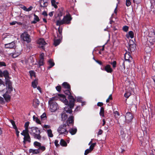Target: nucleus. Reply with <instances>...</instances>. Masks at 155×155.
Wrapping results in <instances>:
<instances>
[{"mask_svg": "<svg viewBox=\"0 0 155 155\" xmlns=\"http://www.w3.org/2000/svg\"><path fill=\"white\" fill-rule=\"evenodd\" d=\"M14 36L12 35H9L7 34H4L2 35V37L3 40L6 41H9V42H11L5 45L6 48H12L15 46V43L14 41H12Z\"/></svg>", "mask_w": 155, "mask_h": 155, "instance_id": "1", "label": "nucleus"}, {"mask_svg": "<svg viewBox=\"0 0 155 155\" xmlns=\"http://www.w3.org/2000/svg\"><path fill=\"white\" fill-rule=\"evenodd\" d=\"M33 118L34 121H35L37 123L39 124H41L40 121L37 117H36L35 116H34Z\"/></svg>", "mask_w": 155, "mask_h": 155, "instance_id": "36", "label": "nucleus"}, {"mask_svg": "<svg viewBox=\"0 0 155 155\" xmlns=\"http://www.w3.org/2000/svg\"><path fill=\"white\" fill-rule=\"evenodd\" d=\"M104 70L108 73H111L113 70L110 65H107L105 67Z\"/></svg>", "mask_w": 155, "mask_h": 155, "instance_id": "20", "label": "nucleus"}, {"mask_svg": "<svg viewBox=\"0 0 155 155\" xmlns=\"http://www.w3.org/2000/svg\"><path fill=\"white\" fill-rule=\"evenodd\" d=\"M34 145L35 147H38L39 148L41 145V144L39 142L35 141L34 143Z\"/></svg>", "mask_w": 155, "mask_h": 155, "instance_id": "41", "label": "nucleus"}, {"mask_svg": "<svg viewBox=\"0 0 155 155\" xmlns=\"http://www.w3.org/2000/svg\"><path fill=\"white\" fill-rule=\"evenodd\" d=\"M77 101L78 102H82V98L80 97H78L77 98Z\"/></svg>", "mask_w": 155, "mask_h": 155, "instance_id": "58", "label": "nucleus"}, {"mask_svg": "<svg viewBox=\"0 0 155 155\" xmlns=\"http://www.w3.org/2000/svg\"><path fill=\"white\" fill-rule=\"evenodd\" d=\"M104 109L103 107H101V108L100 112V114L101 116H102L103 117H104Z\"/></svg>", "mask_w": 155, "mask_h": 155, "instance_id": "38", "label": "nucleus"}, {"mask_svg": "<svg viewBox=\"0 0 155 155\" xmlns=\"http://www.w3.org/2000/svg\"><path fill=\"white\" fill-rule=\"evenodd\" d=\"M29 73L31 76H33L35 75V73L33 71H29Z\"/></svg>", "mask_w": 155, "mask_h": 155, "instance_id": "61", "label": "nucleus"}, {"mask_svg": "<svg viewBox=\"0 0 155 155\" xmlns=\"http://www.w3.org/2000/svg\"><path fill=\"white\" fill-rule=\"evenodd\" d=\"M125 119L127 122L131 121L133 118V116L132 114L130 112L127 113L125 115Z\"/></svg>", "mask_w": 155, "mask_h": 155, "instance_id": "12", "label": "nucleus"}, {"mask_svg": "<svg viewBox=\"0 0 155 155\" xmlns=\"http://www.w3.org/2000/svg\"><path fill=\"white\" fill-rule=\"evenodd\" d=\"M134 3L138 4L140 2L141 0H133Z\"/></svg>", "mask_w": 155, "mask_h": 155, "instance_id": "56", "label": "nucleus"}, {"mask_svg": "<svg viewBox=\"0 0 155 155\" xmlns=\"http://www.w3.org/2000/svg\"><path fill=\"white\" fill-rule=\"evenodd\" d=\"M29 123L28 122H26L25 123V129H28V126H29Z\"/></svg>", "mask_w": 155, "mask_h": 155, "instance_id": "54", "label": "nucleus"}, {"mask_svg": "<svg viewBox=\"0 0 155 155\" xmlns=\"http://www.w3.org/2000/svg\"><path fill=\"white\" fill-rule=\"evenodd\" d=\"M39 103L40 102L37 99H35L33 100V104L34 107H37L39 105Z\"/></svg>", "mask_w": 155, "mask_h": 155, "instance_id": "22", "label": "nucleus"}, {"mask_svg": "<svg viewBox=\"0 0 155 155\" xmlns=\"http://www.w3.org/2000/svg\"><path fill=\"white\" fill-rule=\"evenodd\" d=\"M43 127L45 129H49L51 127L50 126L48 125H45Z\"/></svg>", "mask_w": 155, "mask_h": 155, "instance_id": "60", "label": "nucleus"}, {"mask_svg": "<svg viewBox=\"0 0 155 155\" xmlns=\"http://www.w3.org/2000/svg\"><path fill=\"white\" fill-rule=\"evenodd\" d=\"M2 74L6 79H8L9 78V74L7 71H4Z\"/></svg>", "mask_w": 155, "mask_h": 155, "instance_id": "30", "label": "nucleus"}, {"mask_svg": "<svg viewBox=\"0 0 155 155\" xmlns=\"http://www.w3.org/2000/svg\"><path fill=\"white\" fill-rule=\"evenodd\" d=\"M131 93L130 92H126L124 95V97H126L127 98H128L131 95Z\"/></svg>", "mask_w": 155, "mask_h": 155, "instance_id": "46", "label": "nucleus"}, {"mask_svg": "<svg viewBox=\"0 0 155 155\" xmlns=\"http://www.w3.org/2000/svg\"><path fill=\"white\" fill-rule=\"evenodd\" d=\"M155 41V37L153 36H149L147 38V41L145 44L146 48L145 50L147 51V50H148L149 51H151V48L153 45Z\"/></svg>", "mask_w": 155, "mask_h": 155, "instance_id": "3", "label": "nucleus"}, {"mask_svg": "<svg viewBox=\"0 0 155 155\" xmlns=\"http://www.w3.org/2000/svg\"><path fill=\"white\" fill-rule=\"evenodd\" d=\"M3 96L6 101H9L10 99V96L9 95H7L6 94H3Z\"/></svg>", "mask_w": 155, "mask_h": 155, "instance_id": "37", "label": "nucleus"}, {"mask_svg": "<svg viewBox=\"0 0 155 155\" xmlns=\"http://www.w3.org/2000/svg\"><path fill=\"white\" fill-rule=\"evenodd\" d=\"M110 64L112 65L114 68H115L116 66V62L115 61H113L112 62L110 63Z\"/></svg>", "mask_w": 155, "mask_h": 155, "instance_id": "50", "label": "nucleus"}, {"mask_svg": "<svg viewBox=\"0 0 155 155\" xmlns=\"http://www.w3.org/2000/svg\"><path fill=\"white\" fill-rule=\"evenodd\" d=\"M29 152L30 153H32L33 154H37L40 153V150L39 149H30L29 150Z\"/></svg>", "mask_w": 155, "mask_h": 155, "instance_id": "23", "label": "nucleus"}, {"mask_svg": "<svg viewBox=\"0 0 155 155\" xmlns=\"http://www.w3.org/2000/svg\"><path fill=\"white\" fill-rule=\"evenodd\" d=\"M10 122L12 124L13 126V127L14 129H17V127L15 125V122L12 120H9Z\"/></svg>", "mask_w": 155, "mask_h": 155, "instance_id": "43", "label": "nucleus"}, {"mask_svg": "<svg viewBox=\"0 0 155 155\" xmlns=\"http://www.w3.org/2000/svg\"><path fill=\"white\" fill-rule=\"evenodd\" d=\"M29 128L28 129H26L23 130L22 132L21 133V134L24 136L29 134Z\"/></svg>", "mask_w": 155, "mask_h": 155, "instance_id": "28", "label": "nucleus"}, {"mask_svg": "<svg viewBox=\"0 0 155 155\" xmlns=\"http://www.w3.org/2000/svg\"><path fill=\"white\" fill-rule=\"evenodd\" d=\"M69 131L71 135H74L76 133L77 131V129L76 128H72L70 129Z\"/></svg>", "mask_w": 155, "mask_h": 155, "instance_id": "24", "label": "nucleus"}, {"mask_svg": "<svg viewBox=\"0 0 155 155\" xmlns=\"http://www.w3.org/2000/svg\"><path fill=\"white\" fill-rule=\"evenodd\" d=\"M44 56H45L44 53H41V54L40 55V59H44Z\"/></svg>", "mask_w": 155, "mask_h": 155, "instance_id": "53", "label": "nucleus"}, {"mask_svg": "<svg viewBox=\"0 0 155 155\" xmlns=\"http://www.w3.org/2000/svg\"><path fill=\"white\" fill-rule=\"evenodd\" d=\"M34 20L32 22V23L34 24L36 23L38 21H39V19L38 17L35 14L34 15Z\"/></svg>", "mask_w": 155, "mask_h": 155, "instance_id": "32", "label": "nucleus"}, {"mask_svg": "<svg viewBox=\"0 0 155 155\" xmlns=\"http://www.w3.org/2000/svg\"><path fill=\"white\" fill-rule=\"evenodd\" d=\"M102 133H103V131L101 130L100 129V130H99V131L98 132V135H101L102 134Z\"/></svg>", "mask_w": 155, "mask_h": 155, "instance_id": "64", "label": "nucleus"}, {"mask_svg": "<svg viewBox=\"0 0 155 155\" xmlns=\"http://www.w3.org/2000/svg\"><path fill=\"white\" fill-rule=\"evenodd\" d=\"M23 140H24L23 141V142L24 143V144H25L26 143V142L27 141H28L29 143L30 142L31 138L29 134L24 136V137L23 138Z\"/></svg>", "mask_w": 155, "mask_h": 155, "instance_id": "18", "label": "nucleus"}, {"mask_svg": "<svg viewBox=\"0 0 155 155\" xmlns=\"http://www.w3.org/2000/svg\"><path fill=\"white\" fill-rule=\"evenodd\" d=\"M130 0H126V5L128 7L131 5V2Z\"/></svg>", "mask_w": 155, "mask_h": 155, "instance_id": "49", "label": "nucleus"}, {"mask_svg": "<svg viewBox=\"0 0 155 155\" xmlns=\"http://www.w3.org/2000/svg\"><path fill=\"white\" fill-rule=\"evenodd\" d=\"M55 98L53 97L50 98L48 101V104L50 105V109L52 112L55 111L57 109L58 104L55 102Z\"/></svg>", "mask_w": 155, "mask_h": 155, "instance_id": "5", "label": "nucleus"}, {"mask_svg": "<svg viewBox=\"0 0 155 155\" xmlns=\"http://www.w3.org/2000/svg\"><path fill=\"white\" fill-rule=\"evenodd\" d=\"M71 88H70V89H67L64 91V92L65 94L68 96V99L69 100V101L72 100V99H73L74 100V101H75V99L71 95Z\"/></svg>", "mask_w": 155, "mask_h": 155, "instance_id": "11", "label": "nucleus"}, {"mask_svg": "<svg viewBox=\"0 0 155 155\" xmlns=\"http://www.w3.org/2000/svg\"><path fill=\"white\" fill-rule=\"evenodd\" d=\"M134 37V34L132 31H130L129 32L128 34L126 35V37L129 38H133Z\"/></svg>", "mask_w": 155, "mask_h": 155, "instance_id": "25", "label": "nucleus"}, {"mask_svg": "<svg viewBox=\"0 0 155 155\" xmlns=\"http://www.w3.org/2000/svg\"><path fill=\"white\" fill-rule=\"evenodd\" d=\"M58 140H55L54 141V144L57 147H58L59 146V145L58 144Z\"/></svg>", "mask_w": 155, "mask_h": 155, "instance_id": "57", "label": "nucleus"}, {"mask_svg": "<svg viewBox=\"0 0 155 155\" xmlns=\"http://www.w3.org/2000/svg\"><path fill=\"white\" fill-rule=\"evenodd\" d=\"M47 132L48 136L50 137H52L53 136V135L52 133V131L50 129L47 130Z\"/></svg>", "mask_w": 155, "mask_h": 155, "instance_id": "31", "label": "nucleus"}, {"mask_svg": "<svg viewBox=\"0 0 155 155\" xmlns=\"http://www.w3.org/2000/svg\"><path fill=\"white\" fill-rule=\"evenodd\" d=\"M58 95L59 97V98L60 101L65 104H68V102L64 95L62 94H58Z\"/></svg>", "mask_w": 155, "mask_h": 155, "instance_id": "10", "label": "nucleus"}, {"mask_svg": "<svg viewBox=\"0 0 155 155\" xmlns=\"http://www.w3.org/2000/svg\"><path fill=\"white\" fill-rule=\"evenodd\" d=\"M37 43L38 45V46L43 49H44V46L46 44L43 38H40L38 39Z\"/></svg>", "mask_w": 155, "mask_h": 155, "instance_id": "9", "label": "nucleus"}, {"mask_svg": "<svg viewBox=\"0 0 155 155\" xmlns=\"http://www.w3.org/2000/svg\"><path fill=\"white\" fill-rule=\"evenodd\" d=\"M20 54V52H15L12 54V56L13 58H15L19 56Z\"/></svg>", "mask_w": 155, "mask_h": 155, "instance_id": "39", "label": "nucleus"}, {"mask_svg": "<svg viewBox=\"0 0 155 155\" xmlns=\"http://www.w3.org/2000/svg\"><path fill=\"white\" fill-rule=\"evenodd\" d=\"M62 86L64 88L67 89L71 88L70 85L67 82H64L62 84Z\"/></svg>", "mask_w": 155, "mask_h": 155, "instance_id": "27", "label": "nucleus"}, {"mask_svg": "<svg viewBox=\"0 0 155 155\" xmlns=\"http://www.w3.org/2000/svg\"><path fill=\"white\" fill-rule=\"evenodd\" d=\"M72 19L71 15L69 14L67 15L64 17L62 20H58L56 22V25L60 26L64 24H68L71 23V21Z\"/></svg>", "mask_w": 155, "mask_h": 155, "instance_id": "4", "label": "nucleus"}, {"mask_svg": "<svg viewBox=\"0 0 155 155\" xmlns=\"http://www.w3.org/2000/svg\"><path fill=\"white\" fill-rule=\"evenodd\" d=\"M5 88L4 82L0 79V91H3Z\"/></svg>", "mask_w": 155, "mask_h": 155, "instance_id": "21", "label": "nucleus"}, {"mask_svg": "<svg viewBox=\"0 0 155 155\" xmlns=\"http://www.w3.org/2000/svg\"><path fill=\"white\" fill-rule=\"evenodd\" d=\"M67 126L65 124H63L60 125L58 129V131L60 134L67 135L68 131L67 130Z\"/></svg>", "mask_w": 155, "mask_h": 155, "instance_id": "7", "label": "nucleus"}, {"mask_svg": "<svg viewBox=\"0 0 155 155\" xmlns=\"http://www.w3.org/2000/svg\"><path fill=\"white\" fill-rule=\"evenodd\" d=\"M62 30L60 28V27L58 28V31L57 32L56 35L54 36V38H58L60 39H62Z\"/></svg>", "mask_w": 155, "mask_h": 155, "instance_id": "14", "label": "nucleus"}, {"mask_svg": "<svg viewBox=\"0 0 155 155\" xmlns=\"http://www.w3.org/2000/svg\"><path fill=\"white\" fill-rule=\"evenodd\" d=\"M6 85L9 88L12 90V83L9 80L7 79V80L6 81Z\"/></svg>", "mask_w": 155, "mask_h": 155, "instance_id": "26", "label": "nucleus"}, {"mask_svg": "<svg viewBox=\"0 0 155 155\" xmlns=\"http://www.w3.org/2000/svg\"><path fill=\"white\" fill-rule=\"evenodd\" d=\"M112 94H110L108 98L106 100V102L108 103L109 102V101L110 100H112Z\"/></svg>", "mask_w": 155, "mask_h": 155, "instance_id": "51", "label": "nucleus"}, {"mask_svg": "<svg viewBox=\"0 0 155 155\" xmlns=\"http://www.w3.org/2000/svg\"><path fill=\"white\" fill-rule=\"evenodd\" d=\"M74 121V117L72 116L69 117L67 121V127H68L69 124H71L72 126H73Z\"/></svg>", "mask_w": 155, "mask_h": 155, "instance_id": "15", "label": "nucleus"}, {"mask_svg": "<svg viewBox=\"0 0 155 155\" xmlns=\"http://www.w3.org/2000/svg\"><path fill=\"white\" fill-rule=\"evenodd\" d=\"M46 148L44 146H42L41 145L40 146V147L38 148V149H39V150H41L42 151H43L45 150Z\"/></svg>", "mask_w": 155, "mask_h": 155, "instance_id": "47", "label": "nucleus"}, {"mask_svg": "<svg viewBox=\"0 0 155 155\" xmlns=\"http://www.w3.org/2000/svg\"><path fill=\"white\" fill-rule=\"evenodd\" d=\"M67 118L68 116L65 113H63L61 114V119L62 120H65Z\"/></svg>", "mask_w": 155, "mask_h": 155, "instance_id": "35", "label": "nucleus"}, {"mask_svg": "<svg viewBox=\"0 0 155 155\" xmlns=\"http://www.w3.org/2000/svg\"><path fill=\"white\" fill-rule=\"evenodd\" d=\"M128 27L126 25L124 26L123 28V30L125 32H127L128 31Z\"/></svg>", "mask_w": 155, "mask_h": 155, "instance_id": "48", "label": "nucleus"}, {"mask_svg": "<svg viewBox=\"0 0 155 155\" xmlns=\"http://www.w3.org/2000/svg\"><path fill=\"white\" fill-rule=\"evenodd\" d=\"M41 118L42 120H45L46 118V114L44 113L41 116Z\"/></svg>", "mask_w": 155, "mask_h": 155, "instance_id": "45", "label": "nucleus"}, {"mask_svg": "<svg viewBox=\"0 0 155 155\" xmlns=\"http://www.w3.org/2000/svg\"><path fill=\"white\" fill-rule=\"evenodd\" d=\"M44 59H40L39 61L38 62V64L39 65V67H40L41 66H42L44 65Z\"/></svg>", "mask_w": 155, "mask_h": 155, "instance_id": "40", "label": "nucleus"}, {"mask_svg": "<svg viewBox=\"0 0 155 155\" xmlns=\"http://www.w3.org/2000/svg\"><path fill=\"white\" fill-rule=\"evenodd\" d=\"M124 58L126 61L129 62H130L132 60V57L131 56L129 52H127L124 54Z\"/></svg>", "mask_w": 155, "mask_h": 155, "instance_id": "17", "label": "nucleus"}, {"mask_svg": "<svg viewBox=\"0 0 155 155\" xmlns=\"http://www.w3.org/2000/svg\"><path fill=\"white\" fill-rule=\"evenodd\" d=\"M56 90L58 92H60L61 90V87L60 86H58L56 87Z\"/></svg>", "mask_w": 155, "mask_h": 155, "instance_id": "55", "label": "nucleus"}, {"mask_svg": "<svg viewBox=\"0 0 155 155\" xmlns=\"http://www.w3.org/2000/svg\"><path fill=\"white\" fill-rule=\"evenodd\" d=\"M60 144L62 146L66 147L67 146V143L66 141L62 139L61 140Z\"/></svg>", "mask_w": 155, "mask_h": 155, "instance_id": "34", "label": "nucleus"}, {"mask_svg": "<svg viewBox=\"0 0 155 155\" xmlns=\"http://www.w3.org/2000/svg\"><path fill=\"white\" fill-rule=\"evenodd\" d=\"M115 116H119L120 115L119 113L117 111H115L114 112Z\"/></svg>", "mask_w": 155, "mask_h": 155, "instance_id": "63", "label": "nucleus"}, {"mask_svg": "<svg viewBox=\"0 0 155 155\" xmlns=\"http://www.w3.org/2000/svg\"><path fill=\"white\" fill-rule=\"evenodd\" d=\"M61 39L58 38L54 39V45L55 46L58 45L61 42Z\"/></svg>", "mask_w": 155, "mask_h": 155, "instance_id": "29", "label": "nucleus"}, {"mask_svg": "<svg viewBox=\"0 0 155 155\" xmlns=\"http://www.w3.org/2000/svg\"><path fill=\"white\" fill-rule=\"evenodd\" d=\"M32 8H33L31 6L28 8H27L26 11H28V12L29 11L31 10H32Z\"/></svg>", "mask_w": 155, "mask_h": 155, "instance_id": "62", "label": "nucleus"}, {"mask_svg": "<svg viewBox=\"0 0 155 155\" xmlns=\"http://www.w3.org/2000/svg\"><path fill=\"white\" fill-rule=\"evenodd\" d=\"M48 69H49L54 65V63L53 60L50 59L48 61Z\"/></svg>", "mask_w": 155, "mask_h": 155, "instance_id": "19", "label": "nucleus"}, {"mask_svg": "<svg viewBox=\"0 0 155 155\" xmlns=\"http://www.w3.org/2000/svg\"><path fill=\"white\" fill-rule=\"evenodd\" d=\"M38 84V83L37 80H35L32 83V86L33 88H35L37 87Z\"/></svg>", "mask_w": 155, "mask_h": 155, "instance_id": "33", "label": "nucleus"}, {"mask_svg": "<svg viewBox=\"0 0 155 155\" xmlns=\"http://www.w3.org/2000/svg\"><path fill=\"white\" fill-rule=\"evenodd\" d=\"M29 133L34 138L39 140L41 139L40 131L38 128L34 127L29 128Z\"/></svg>", "mask_w": 155, "mask_h": 155, "instance_id": "2", "label": "nucleus"}, {"mask_svg": "<svg viewBox=\"0 0 155 155\" xmlns=\"http://www.w3.org/2000/svg\"><path fill=\"white\" fill-rule=\"evenodd\" d=\"M129 48L130 49L131 51H134L135 48V45H129Z\"/></svg>", "mask_w": 155, "mask_h": 155, "instance_id": "44", "label": "nucleus"}, {"mask_svg": "<svg viewBox=\"0 0 155 155\" xmlns=\"http://www.w3.org/2000/svg\"><path fill=\"white\" fill-rule=\"evenodd\" d=\"M75 101L72 99V100L69 101V103H68V104H65L67 106L64 108V110L66 112L69 114L72 113V109L74 106Z\"/></svg>", "mask_w": 155, "mask_h": 155, "instance_id": "6", "label": "nucleus"}, {"mask_svg": "<svg viewBox=\"0 0 155 155\" xmlns=\"http://www.w3.org/2000/svg\"><path fill=\"white\" fill-rule=\"evenodd\" d=\"M0 65L1 66H5L6 64L4 62H0Z\"/></svg>", "mask_w": 155, "mask_h": 155, "instance_id": "59", "label": "nucleus"}, {"mask_svg": "<svg viewBox=\"0 0 155 155\" xmlns=\"http://www.w3.org/2000/svg\"><path fill=\"white\" fill-rule=\"evenodd\" d=\"M58 16H61L62 15V13L61 11H59L56 12Z\"/></svg>", "mask_w": 155, "mask_h": 155, "instance_id": "52", "label": "nucleus"}, {"mask_svg": "<svg viewBox=\"0 0 155 155\" xmlns=\"http://www.w3.org/2000/svg\"><path fill=\"white\" fill-rule=\"evenodd\" d=\"M51 2L52 5L55 8H58V6L56 4V2L54 0H51Z\"/></svg>", "mask_w": 155, "mask_h": 155, "instance_id": "42", "label": "nucleus"}, {"mask_svg": "<svg viewBox=\"0 0 155 155\" xmlns=\"http://www.w3.org/2000/svg\"><path fill=\"white\" fill-rule=\"evenodd\" d=\"M21 38L24 41H26L28 43L31 41L30 35L27 32H24L21 35Z\"/></svg>", "mask_w": 155, "mask_h": 155, "instance_id": "8", "label": "nucleus"}, {"mask_svg": "<svg viewBox=\"0 0 155 155\" xmlns=\"http://www.w3.org/2000/svg\"><path fill=\"white\" fill-rule=\"evenodd\" d=\"M48 0H40V1L41 8H45L48 5Z\"/></svg>", "mask_w": 155, "mask_h": 155, "instance_id": "16", "label": "nucleus"}, {"mask_svg": "<svg viewBox=\"0 0 155 155\" xmlns=\"http://www.w3.org/2000/svg\"><path fill=\"white\" fill-rule=\"evenodd\" d=\"M96 145V143H92L90 145V147L89 149H87L85 150L84 153V155H87L89 153L91 152V151L93 150L94 147Z\"/></svg>", "mask_w": 155, "mask_h": 155, "instance_id": "13", "label": "nucleus"}]
</instances>
